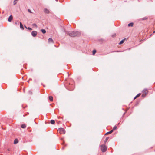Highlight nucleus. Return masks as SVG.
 <instances>
[{
    "label": "nucleus",
    "mask_w": 155,
    "mask_h": 155,
    "mask_svg": "<svg viewBox=\"0 0 155 155\" xmlns=\"http://www.w3.org/2000/svg\"><path fill=\"white\" fill-rule=\"evenodd\" d=\"M32 25H33V26H35V27H37V25H36V24H35V23L33 24H32Z\"/></svg>",
    "instance_id": "b1692460"
},
{
    "label": "nucleus",
    "mask_w": 155,
    "mask_h": 155,
    "mask_svg": "<svg viewBox=\"0 0 155 155\" xmlns=\"http://www.w3.org/2000/svg\"><path fill=\"white\" fill-rule=\"evenodd\" d=\"M48 41L49 43H54V41L51 38H49L48 39Z\"/></svg>",
    "instance_id": "1a4fd4ad"
},
{
    "label": "nucleus",
    "mask_w": 155,
    "mask_h": 155,
    "mask_svg": "<svg viewBox=\"0 0 155 155\" xmlns=\"http://www.w3.org/2000/svg\"><path fill=\"white\" fill-rule=\"evenodd\" d=\"M22 83H23V82H21V83H20V85H22Z\"/></svg>",
    "instance_id": "c756f323"
},
{
    "label": "nucleus",
    "mask_w": 155,
    "mask_h": 155,
    "mask_svg": "<svg viewBox=\"0 0 155 155\" xmlns=\"http://www.w3.org/2000/svg\"><path fill=\"white\" fill-rule=\"evenodd\" d=\"M28 93L30 94H32V92L31 91H30L28 92Z\"/></svg>",
    "instance_id": "a878e982"
},
{
    "label": "nucleus",
    "mask_w": 155,
    "mask_h": 155,
    "mask_svg": "<svg viewBox=\"0 0 155 155\" xmlns=\"http://www.w3.org/2000/svg\"><path fill=\"white\" fill-rule=\"evenodd\" d=\"M21 127L22 128H25L26 127V126L25 124H23L21 125Z\"/></svg>",
    "instance_id": "0eeeda50"
},
{
    "label": "nucleus",
    "mask_w": 155,
    "mask_h": 155,
    "mask_svg": "<svg viewBox=\"0 0 155 155\" xmlns=\"http://www.w3.org/2000/svg\"><path fill=\"white\" fill-rule=\"evenodd\" d=\"M151 35H152V34H151V35H150V36H151Z\"/></svg>",
    "instance_id": "f704fd0d"
},
{
    "label": "nucleus",
    "mask_w": 155,
    "mask_h": 155,
    "mask_svg": "<svg viewBox=\"0 0 155 155\" xmlns=\"http://www.w3.org/2000/svg\"><path fill=\"white\" fill-rule=\"evenodd\" d=\"M116 36V34H113L112 35V37H115Z\"/></svg>",
    "instance_id": "393cba45"
},
{
    "label": "nucleus",
    "mask_w": 155,
    "mask_h": 155,
    "mask_svg": "<svg viewBox=\"0 0 155 155\" xmlns=\"http://www.w3.org/2000/svg\"><path fill=\"white\" fill-rule=\"evenodd\" d=\"M50 123L51 124H54L55 123V121L54 120H51L50 121Z\"/></svg>",
    "instance_id": "a211bd4d"
},
{
    "label": "nucleus",
    "mask_w": 155,
    "mask_h": 155,
    "mask_svg": "<svg viewBox=\"0 0 155 155\" xmlns=\"http://www.w3.org/2000/svg\"><path fill=\"white\" fill-rule=\"evenodd\" d=\"M126 40V38H125L124 39H123L119 43V45H121L122 44H123L124 41Z\"/></svg>",
    "instance_id": "9d476101"
},
{
    "label": "nucleus",
    "mask_w": 155,
    "mask_h": 155,
    "mask_svg": "<svg viewBox=\"0 0 155 155\" xmlns=\"http://www.w3.org/2000/svg\"><path fill=\"white\" fill-rule=\"evenodd\" d=\"M100 148L101 151L103 152H104L107 150V147L105 144L101 145L100 146Z\"/></svg>",
    "instance_id": "f03ea898"
},
{
    "label": "nucleus",
    "mask_w": 155,
    "mask_h": 155,
    "mask_svg": "<svg viewBox=\"0 0 155 155\" xmlns=\"http://www.w3.org/2000/svg\"><path fill=\"white\" fill-rule=\"evenodd\" d=\"M25 27L26 29H28V28L25 26Z\"/></svg>",
    "instance_id": "7c9ffc66"
},
{
    "label": "nucleus",
    "mask_w": 155,
    "mask_h": 155,
    "mask_svg": "<svg viewBox=\"0 0 155 155\" xmlns=\"http://www.w3.org/2000/svg\"><path fill=\"white\" fill-rule=\"evenodd\" d=\"M141 94V93H139L134 98V100L135 99H136V98L138 97H139Z\"/></svg>",
    "instance_id": "f8f14e48"
},
{
    "label": "nucleus",
    "mask_w": 155,
    "mask_h": 155,
    "mask_svg": "<svg viewBox=\"0 0 155 155\" xmlns=\"http://www.w3.org/2000/svg\"><path fill=\"white\" fill-rule=\"evenodd\" d=\"M148 91L147 89H144L142 91V97H145L146 95L147 94Z\"/></svg>",
    "instance_id": "7ed1b4c3"
},
{
    "label": "nucleus",
    "mask_w": 155,
    "mask_h": 155,
    "mask_svg": "<svg viewBox=\"0 0 155 155\" xmlns=\"http://www.w3.org/2000/svg\"><path fill=\"white\" fill-rule=\"evenodd\" d=\"M44 12L45 13L47 14H48L49 13V11L47 9V8H45L44 9Z\"/></svg>",
    "instance_id": "423d86ee"
},
{
    "label": "nucleus",
    "mask_w": 155,
    "mask_h": 155,
    "mask_svg": "<svg viewBox=\"0 0 155 155\" xmlns=\"http://www.w3.org/2000/svg\"><path fill=\"white\" fill-rule=\"evenodd\" d=\"M64 147H62V149H64Z\"/></svg>",
    "instance_id": "72a5a7b5"
},
{
    "label": "nucleus",
    "mask_w": 155,
    "mask_h": 155,
    "mask_svg": "<svg viewBox=\"0 0 155 155\" xmlns=\"http://www.w3.org/2000/svg\"><path fill=\"white\" fill-rule=\"evenodd\" d=\"M134 23L133 22H131L128 25V27H132L133 26Z\"/></svg>",
    "instance_id": "4468645a"
},
{
    "label": "nucleus",
    "mask_w": 155,
    "mask_h": 155,
    "mask_svg": "<svg viewBox=\"0 0 155 155\" xmlns=\"http://www.w3.org/2000/svg\"><path fill=\"white\" fill-rule=\"evenodd\" d=\"M58 131L61 134H64L65 133V130L63 128H60L58 129Z\"/></svg>",
    "instance_id": "20e7f679"
},
{
    "label": "nucleus",
    "mask_w": 155,
    "mask_h": 155,
    "mask_svg": "<svg viewBox=\"0 0 155 155\" xmlns=\"http://www.w3.org/2000/svg\"><path fill=\"white\" fill-rule=\"evenodd\" d=\"M147 18H148L146 17H143V18H141V20H147Z\"/></svg>",
    "instance_id": "412c9836"
},
{
    "label": "nucleus",
    "mask_w": 155,
    "mask_h": 155,
    "mask_svg": "<svg viewBox=\"0 0 155 155\" xmlns=\"http://www.w3.org/2000/svg\"><path fill=\"white\" fill-rule=\"evenodd\" d=\"M21 78H22V79H23V76H22L21 77Z\"/></svg>",
    "instance_id": "473e14b6"
},
{
    "label": "nucleus",
    "mask_w": 155,
    "mask_h": 155,
    "mask_svg": "<svg viewBox=\"0 0 155 155\" xmlns=\"http://www.w3.org/2000/svg\"><path fill=\"white\" fill-rule=\"evenodd\" d=\"M117 129V127L116 126H115L114 127L113 129L111 130H112L113 132L114 131V130H116Z\"/></svg>",
    "instance_id": "6ab92c4d"
},
{
    "label": "nucleus",
    "mask_w": 155,
    "mask_h": 155,
    "mask_svg": "<svg viewBox=\"0 0 155 155\" xmlns=\"http://www.w3.org/2000/svg\"><path fill=\"white\" fill-rule=\"evenodd\" d=\"M49 100L51 101H53V97L52 96H49Z\"/></svg>",
    "instance_id": "2eb2a0df"
},
{
    "label": "nucleus",
    "mask_w": 155,
    "mask_h": 155,
    "mask_svg": "<svg viewBox=\"0 0 155 155\" xmlns=\"http://www.w3.org/2000/svg\"><path fill=\"white\" fill-rule=\"evenodd\" d=\"M18 0H15L14 1V2H13V3H14V4L15 5L16 4V1H18Z\"/></svg>",
    "instance_id": "5701e85b"
},
{
    "label": "nucleus",
    "mask_w": 155,
    "mask_h": 155,
    "mask_svg": "<svg viewBox=\"0 0 155 155\" xmlns=\"http://www.w3.org/2000/svg\"><path fill=\"white\" fill-rule=\"evenodd\" d=\"M109 138V137H107L105 139V141H104V143H105V144L106 143V142L108 140Z\"/></svg>",
    "instance_id": "aec40b11"
},
{
    "label": "nucleus",
    "mask_w": 155,
    "mask_h": 155,
    "mask_svg": "<svg viewBox=\"0 0 155 155\" xmlns=\"http://www.w3.org/2000/svg\"><path fill=\"white\" fill-rule=\"evenodd\" d=\"M96 51L95 50H93V52H92V54L93 55H94V54L96 53Z\"/></svg>",
    "instance_id": "4be33fe9"
},
{
    "label": "nucleus",
    "mask_w": 155,
    "mask_h": 155,
    "mask_svg": "<svg viewBox=\"0 0 155 155\" xmlns=\"http://www.w3.org/2000/svg\"><path fill=\"white\" fill-rule=\"evenodd\" d=\"M18 140L17 139H15L14 141V144H16L18 143Z\"/></svg>",
    "instance_id": "6e6552de"
},
{
    "label": "nucleus",
    "mask_w": 155,
    "mask_h": 155,
    "mask_svg": "<svg viewBox=\"0 0 155 155\" xmlns=\"http://www.w3.org/2000/svg\"><path fill=\"white\" fill-rule=\"evenodd\" d=\"M66 33L71 37H79L80 36L81 33L80 31H67Z\"/></svg>",
    "instance_id": "f257e3e1"
},
{
    "label": "nucleus",
    "mask_w": 155,
    "mask_h": 155,
    "mask_svg": "<svg viewBox=\"0 0 155 155\" xmlns=\"http://www.w3.org/2000/svg\"><path fill=\"white\" fill-rule=\"evenodd\" d=\"M20 28L23 30L24 29V28L23 27V25L21 23V22H20Z\"/></svg>",
    "instance_id": "f3484780"
},
{
    "label": "nucleus",
    "mask_w": 155,
    "mask_h": 155,
    "mask_svg": "<svg viewBox=\"0 0 155 155\" xmlns=\"http://www.w3.org/2000/svg\"><path fill=\"white\" fill-rule=\"evenodd\" d=\"M28 29L30 30H32V29L30 27H28Z\"/></svg>",
    "instance_id": "bb28decb"
},
{
    "label": "nucleus",
    "mask_w": 155,
    "mask_h": 155,
    "mask_svg": "<svg viewBox=\"0 0 155 155\" xmlns=\"http://www.w3.org/2000/svg\"><path fill=\"white\" fill-rule=\"evenodd\" d=\"M155 33V30L153 32V33Z\"/></svg>",
    "instance_id": "2f4dec72"
},
{
    "label": "nucleus",
    "mask_w": 155,
    "mask_h": 155,
    "mask_svg": "<svg viewBox=\"0 0 155 155\" xmlns=\"http://www.w3.org/2000/svg\"><path fill=\"white\" fill-rule=\"evenodd\" d=\"M41 31L43 34H45V33H46V31L45 29H41Z\"/></svg>",
    "instance_id": "ddd939ff"
},
{
    "label": "nucleus",
    "mask_w": 155,
    "mask_h": 155,
    "mask_svg": "<svg viewBox=\"0 0 155 155\" xmlns=\"http://www.w3.org/2000/svg\"><path fill=\"white\" fill-rule=\"evenodd\" d=\"M15 24L16 25H18V23H17V22H15Z\"/></svg>",
    "instance_id": "c85d7f7f"
},
{
    "label": "nucleus",
    "mask_w": 155,
    "mask_h": 155,
    "mask_svg": "<svg viewBox=\"0 0 155 155\" xmlns=\"http://www.w3.org/2000/svg\"><path fill=\"white\" fill-rule=\"evenodd\" d=\"M113 132V131L112 130H110V131H109V132H107L105 134V135H108V134H111V133H112Z\"/></svg>",
    "instance_id": "dca6fc26"
},
{
    "label": "nucleus",
    "mask_w": 155,
    "mask_h": 155,
    "mask_svg": "<svg viewBox=\"0 0 155 155\" xmlns=\"http://www.w3.org/2000/svg\"><path fill=\"white\" fill-rule=\"evenodd\" d=\"M28 11L29 12H30V13H31V10H30V9H28Z\"/></svg>",
    "instance_id": "cd10ccee"
},
{
    "label": "nucleus",
    "mask_w": 155,
    "mask_h": 155,
    "mask_svg": "<svg viewBox=\"0 0 155 155\" xmlns=\"http://www.w3.org/2000/svg\"><path fill=\"white\" fill-rule=\"evenodd\" d=\"M37 34V32L36 31H33L31 32V35L33 37L36 36Z\"/></svg>",
    "instance_id": "39448f33"
},
{
    "label": "nucleus",
    "mask_w": 155,
    "mask_h": 155,
    "mask_svg": "<svg viewBox=\"0 0 155 155\" xmlns=\"http://www.w3.org/2000/svg\"><path fill=\"white\" fill-rule=\"evenodd\" d=\"M12 18H13V17L12 15H10L8 18V21H9V22H11V21L12 20Z\"/></svg>",
    "instance_id": "9b49d317"
}]
</instances>
